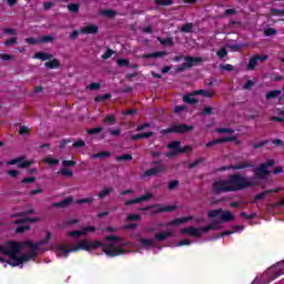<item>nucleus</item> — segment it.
Wrapping results in <instances>:
<instances>
[{
  "label": "nucleus",
  "mask_w": 284,
  "mask_h": 284,
  "mask_svg": "<svg viewBox=\"0 0 284 284\" xmlns=\"http://www.w3.org/2000/svg\"><path fill=\"white\" fill-rule=\"evenodd\" d=\"M274 163V160H268L260 164L258 168L253 170L254 176L251 178L243 176L241 173L231 174L227 179L231 192H242V190H247V187L261 185L258 181H265L270 178V170L267 168H272Z\"/></svg>",
  "instance_id": "obj_1"
},
{
  "label": "nucleus",
  "mask_w": 284,
  "mask_h": 284,
  "mask_svg": "<svg viewBox=\"0 0 284 284\" xmlns=\"http://www.w3.org/2000/svg\"><path fill=\"white\" fill-rule=\"evenodd\" d=\"M97 247H102V252L106 254V256H121V254H125V250L118 247H114L113 243L103 244L99 241L90 243L88 240H82L79 244H77L73 248H69L65 245L58 244L55 248L58 250L57 256H64V258H68L70 256L71 252H79V250H85L87 252H92V250H97Z\"/></svg>",
  "instance_id": "obj_2"
},
{
  "label": "nucleus",
  "mask_w": 284,
  "mask_h": 284,
  "mask_svg": "<svg viewBox=\"0 0 284 284\" xmlns=\"http://www.w3.org/2000/svg\"><path fill=\"white\" fill-rule=\"evenodd\" d=\"M23 247H32V240H27L24 242H8L6 247H1L2 254H7L9 256V265L12 267H19V265H23V263H28V261H32L37 256V246L32 247L29 254H21V250Z\"/></svg>",
  "instance_id": "obj_3"
},
{
  "label": "nucleus",
  "mask_w": 284,
  "mask_h": 284,
  "mask_svg": "<svg viewBox=\"0 0 284 284\" xmlns=\"http://www.w3.org/2000/svg\"><path fill=\"white\" fill-rule=\"evenodd\" d=\"M214 97V93L209 90H199L193 93L186 94L183 97L184 103H189L190 105H196L201 99H211Z\"/></svg>",
  "instance_id": "obj_4"
},
{
  "label": "nucleus",
  "mask_w": 284,
  "mask_h": 284,
  "mask_svg": "<svg viewBox=\"0 0 284 284\" xmlns=\"http://www.w3.org/2000/svg\"><path fill=\"white\" fill-rule=\"evenodd\" d=\"M194 132V125H187L185 123H175L168 129H163L161 134H187Z\"/></svg>",
  "instance_id": "obj_5"
},
{
  "label": "nucleus",
  "mask_w": 284,
  "mask_h": 284,
  "mask_svg": "<svg viewBox=\"0 0 284 284\" xmlns=\"http://www.w3.org/2000/svg\"><path fill=\"white\" fill-rule=\"evenodd\" d=\"M140 210L141 212H148L150 210H153L151 211V214L154 215V214H161L163 212H174V210H176V206L174 205L163 206V204H152V205L141 207Z\"/></svg>",
  "instance_id": "obj_6"
},
{
  "label": "nucleus",
  "mask_w": 284,
  "mask_h": 284,
  "mask_svg": "<svg viewBox=\"0 0 284 284\" xmlns=\"http://www.w3.org/2000/svg\"><path fill=\"white\" fill-rule=\"evenodd\" d=\"M247 168H254V165L247 161H241L227 166H221L217 169V172H226V170H247Z\"/></svg>",
  "instance_id": "obj_7"
},
{
  "label": "nucleus",
  "mask_w": 284,
  "mask_h": 284,
  "mask_svg": "<svg viewBox=\"0 0 284 284\" xmlns=\"http://www.w3.org/2000/svg\"><path fill=\"white\" fill-rule=\"evenodd\" d=\"M212 187L215 194H221V192H231L229 180L214 181Z\"/></svg>",
  "instance_id": "obj_8"
},
{
  "label": "nucleus",
  "mask_w": 284,
  "mask_h": 284,
  "mask_svg": "<svg viewBox=\"0 0 284 284\" xmlns=\"http://www.w3.org/2000/svg\"><path fill=\"white\" fill-rule=\"evenodd\" d=\"M197 63H201V58L187 57V58H185V63H183L182 65L176 68V72H183V71L196 65Z\"/></svg>",
  "instance_id": "obj_9"
},
{
  "label": "nucleus",
  "mask_w": 284,
  "mask_h": 284,
  "mask_svg": "<svg viewBox=\"0 0 284 284\" xmlns=\"http://www.w3.org/2000/svg\"><path fill=\"white\" fill-rule=\"evenodd\" d=\"M92 232H97V227L89 225V226L83 227L80 231L68 232V236H71V239H77L79 236H85V234H91Z\"/></svg>",
  "instance_id": "obj_10"
},
{
  "label": "nucleus",
  "mask_w": 284,
  "mask_h": 284,
  "mask_svg": "<svg viewBox=\"0 0 284 284\" xmlns=\"http://www.w3.org/2000/svg\"><path fill=\"white\" fill-rule=\"evenodd\" d=\"M153 197H154V194L148 192L140 197H135V199L125 201L124 205H136L139 203H143L144 201H150V199H153Z\"/></svg>",
  "instance_id": "obj_11"
},
{
  "label": "nucleus",
  "mask_w": 284,
  "mask_h": 284,
  "mask_svg": "<svg viewBox=\"0 0 284 284\" xmlns=\"http://www.w3.org/2000/svg\"><path fill=\"white\" fill-rule=\"evenodd\" d=\"M232 141H236V136L233 135V136L215 139L211 142H207L205 144V148H214V145H221V143H230Z\"/></svg>",
  "instance_id": "obj_12"
},
{
  "label": "nucleus",
  "mask_w": 284,
  "mask_h": 284,
  "mask_svg": "<svg viewBox=\"0 0 284 284\" xmlns=\"http://www.w3.org/2000/svg\"><path fill=\"white\" fill-rule=\"evenodd\" d=\"M7 165H18V168L23 169V168H30V165H32V162L23 160V158H17L13 160H9L7 162Z\"/></svg>",
  "instance_id": "obj_13"
},
{
  "label": "nucleus",
  "mask_w": 284,
  "mask_h": 284,
  "mask_svg": "<svg viewBox=\"0 0 284 284\" xmlns=\"http://www.w3.org/2000/svg\"><path fill=\"white\" fill-rule=\"evenodd\" d=\"M161 172H165V165H158L155 168L149 169L143 173V178L148 176H156V174H161Z\"/></svg>",
  "instance_id": "obj_14"
},
{
  "label": "nucleus",
  "mask_w": 284,
  "mask_h": 284,
  "mask_svg": "<svg viewBox=\"0 0 284 284\" xmlns=\"http://www.w3.org/2000/svg\"><path fill=\"white\" fill-rule=\"evenodd\" d=\"M182 234H190V236H194L195 239H201L203 234L201 233V229H196L194 226H189L187 229L181 230Z\"/></svg>",
  "instance_id": "obj_15"
},
{
  "label": "nucleus",
  "mask_w": 284,
  "mask_h": 284,
  "mask_svg": "<svg viewBox=\"0 0 284 284\" xmlns=\"http://www.w3.org/2000/svg\"><path fill=\"white\" fill-rule=\"evenodd\" d=\"M230 221H234V214L230 211H222L220 221H216L215 223H230Z\"/></svg>",
  "instance_id": "obj_16"
},
{
  "label": "nucleus",
  "mask_w": 284,
  "mask_h": 284,
  "mask_svg": "<svg viewBox=\"0 0 284 284\" xmlns=\"http://www.w3.org/2000/svg\"><path fill=\"white\" fill-rule=\"evenodd\" d=\"M80 32L81 34H97V32H99V27H97V24H89L83 27Z\"/></svg>",
  "instance_id": "obj_17"
},
{
  "label": "nucleus",
  "mask_w": 284,
  "mask_h": 284,
  "mask_svg": "<svg viewBox=\"0 0 284 284\" xmlns=\"http://www.w3.org/2000/svg\"><path fill=\"white\" fill-rule=\"evenodd\" d=\"M278 192H281V189L265 190L262 193L255 195V201H263L267 194H278Z\"/></svg>",
  "instance_id": "obj_18"
},
{
  "label": "nucleus",
  "mask_w": 284,
  "mask_h": 284,
  "mask_svg": "<svg viewBox=\"0 0 284 284\" xmlns=\"http://www.w3.org/2000/svg\"><path fill=\"white\" fill-rule=\"evenodd\" d=\"M174 236V233L170 232V231H165V232H160L155 234V241H158L159 243H163V241H165V239H170Z\"/></svg>",
  "instance_id": "obj_19"
},
{
  "label": "nucleus",
  "mask_w": 284,
  "mask_h": 284,
  "mask_svg": "<svg viewBox=\"0 0 284 284\" xmlns=\"http://www.w3.org/2000/svg\"><path fill=\"white\" fill-rule=\"evenodd\" d=\"M23 122L20 120L19 122L13 123V125L20 126V130L18 131V133L20 134V136H27V134H30V128L28 125H21Z\"/></svg>",
  "instance_id": "obj_20"
},
{
  "label": "nucleus",
  "mask_w": 284,
  "mask_h": 284,
  "mask_svg": "<svg viewBox=\"0 0 284 284\" xmlns=\"http://www.w3.org/2000/svg\"><path fill=\"white\" fill-rule=\"evenodd\" d=\"M194 219L193 216H186V217H178L175 220H172L170 222V225H183V223H187Z\"/></svg>",
  "instance_id": "obj_21"
},
{
  "label": "nucleus",
  "mask_w": 284,
  "mask_h": 284,
  "mask_svg": "<svg viewBox=\"0 0 284 284\" xmlns=\"http://www.w3.org/2000/svg\"><path fill=\"white\" fill-rule=\"evenodd\" d=\"M33 59H40V61H50V59H52V54L45 52H37L33 55Z\"/></svg>",
  "instance_id": "obj_22"
},
{
  "label": "nucleus",
  "mask_w": 284,
  "mask_h": 284,
  "mask_svg": "<svg viewBox=\"0 0 284 284\" xmlns=\"http://www.w3.org/2000/svg\"><path fill=\"white\" fill-rule=\"evenodd\" d=\"M73 201H74V199L67 197V199L62 200L61 202L54 203L53 207H68V205H70Z\"/></svg>",
  "instance_id": "obj_23"
},
{
  "label": "nucleus",
  "mask_w": 284,
  "mask_h": 284,
  "mask_svg": "<svg viewBox=\"0 0 284 284\" xmlns=\"http://www.w3.org/2000/svg\"><path fill=\"white\" fill-rule=\"evenodd\" d=\"M219 222L211 223L206 226L200 227V232H203V234H207V232H211V230H217Z\"/></svg>",
  "instance_id": "obj_24"
},
{
  "label": "nucleus",
  "mask_w": 284,
  "mask_h": 284,
  "mask_svg": "<svg viewBox=\"0 0 284 284\" xmlns=\"http://www.w3.org/2000/svg\"><path fill=\"white\" fill-rule=\"evenodd\" d=\"M282 93H283V90L268 91L266 93V100L270 101L272 99H276V98L281 97Z\"/></svg>",
  "instance_id": "obj_25"
},
{
  "label": "nucleus",
  "mask_w": 284,
  "mask_h": 284,
  "mask_svg": "<svg viewBox=\"0 0 284 284\" xmlns=\"http://www.w3.org/2000/svg\"><path fill=\"white\" fill-rule=\"evenodd\" d=\"M108 156H112L110 151H102L100 153H94L91 155V159H108Z\"/></svg>",
  "instance_id": "obj_26"
},
{
  "label": "nucleus",
  "mask_w": 284,
  "mask_h": 284,
  "mask_svg": "<svg viewBox=\"0 0 284 284\" xmlns=\"http://www.w3.org/2000/svg\"><path fill=\"white\" fill-rule=\"evenodd\" d=\"M114 192L113 187H104L99 194V199L103 200L105 196H109V194H112Z\"/></svg>",
  "instance_id": "obj_27"
},
{
  "label": "nucleus",
  "mask_w": 284,
  "mask_h": 284,
  "mask_svg": "<svg viewBox=\"0 0 284 284\" xmlns=\"http://www.w3.org/2000/svg\"><path fill=\"white\" fill-rule=\"evenodd\" d=\"M108 99H112V95L110 93H105L103 95H98L94 98L95 103H105Z\"/></svg>",
  "instance_id": "obj_28"
},
{
  "label": "nucleus",
  "mask_w": 284,
  "mask_h": 284,
  "mask_svg": "<svg viewBox=\"0 0 284 284\" xmlns=\"http://www.w3.org/2000/svg\"><path fill=\"white\" fill-rule=\"evenodd\" d=\"M45 68H49L50 70H54L59 68V60L53 59L44 63Z\"/></svg>",
  "instance_id": "obj_29"
},
{
  "label": "nucleus",
  "mask_w": 284,
  "mask_h": 284,
  "mask_svg": "<svg viewBox=\"0 0 284 284\" xmlns=\"http://www.w3.org/2000/svg\"><path fill=\"white\" fill-rule=\"evenodd\" d=\"M28 230H30V225L20 223L16 229V233L23 234V232H28Z\"/></svg>",
  "instance_id": "obj_30"
},
{
  "label": "nucleus",
  "mask_w": 284,
  "mask_h": 284,
  "mask_svg": "<svg viewBox=\"0 0 284 284\" xmlns=\"http://www.w3.org/2000/svg\"><path fill=\"white\" fill-rule=\"evenodd\" d=\"M220 214H223V209L211 210L207 212L209 219H216Z\"/></svg>",
  "instance_id": "obj_31"
},
{
  "label": "nucleus",
  "mask_w": 284,
  "mask_h": 284,
  "mask_svg": "<svg viewBox=\"0 0 284 284\" xmlns=\"http://www.w3.org/2000/svg\"><path fill=\"white\" fill-rule=\"evenodd\" d=\"M45 240L44 239H42V240H40L38 243H32V245L31 246H29L30 247V252H32V247H36V256H37V254H39V247H41V245H45Z\"/></svg>",
  "instance_id": "obj_32"
},
{
  "label": "nucleus",
  "mask_w": 284,
  "mask_h": 284,
  "mask_svg": "<svg viewBox=\"0 0 284 284\" xmlns=\"http://www.w3.org/2000/svg\"><path fill=\"white\" fill-rule=\"evenodd\" d=\"M180 30H181V32H184V33L193 32V30H194V24H193V23L183 24V26L180 28Z\"/></svg>",
  "instance_id": "obj_33"
},
{
  "label": "nucleus",
  "mask_w": 284,
  "mask_h": 284,
  "mask_svg": "<svg viewBox=\"0 0 284 284\" xmlns=\"http://www.w3.org/2000/svg\"><path fill=\"white\" fill-rule=\"evenodd\" d=\"M256 65H258V60H257L256 55H254L248 61L247 70H254V68H256Z\"/></svg>",
  "instance_id": "obj_34"
},
{
  "label": "nucleus",
  "mask_w": 284,
  "mask_h": 284,
  "mask_svg": "<svg viewBox=\"0 0 284 284\" xmlns=\"http://www.w3.org/2000/svg\"><path fill=\"white\" fill-rule=\"evenodd\" d=\"M139 243H141V245H143L144 247H152L154 245V241L144 237H141L139 240Z\"/></svg>",
  "instance_id": "obj_35"
},
{
  "label": "nucleus",
  "mask_w": 284,
  "mask_h": 284,
  "mask_svg": "<svg viewBox=\"0 0 284 284\" xmlns=\"http://www.w3.org/2000/svg\"><path fill=\"white\" fill-rule=\"evenodd\" d=\"M165 53L164 51H158V52H154V53H150V54H146L144 55L145 59H159V57H165Z\"/></svg>",
  "instance_id": "obj_36"
},
{
  "label": "nucleus",
  "mask_w": 284,
  "mask_h": 284,
  "mask_svg": "<svg viewBox=\"0 0 284 284\" xmlns=\"http://www.w3.org/2000/svg\"><path fill=\"white\" fill-rule=\"evenodd\" d=\"M58 174H61L62 176H74V172H72L70 169L68 168H62L60 169V171L58 172Z\"/></svg>",
  "instance_id": "obj_37"
},
{
  "label": "nucleus",
  "mask_w": 284,
  "mask_h": 284,
  "mask_svg": "<svg viewBox=\"0 0 284 284\" xmlns=\"http://www.w3.org/2000/svg\"><path fill=\"white\" fill-rule=\"evenodd\" d=\"M169 150H181V141H173L168 144Z\"/></svg>",
  "instance_id": "obj_38"
},
{
  "label": "nucleus",
  "mask_w": 284,
  "mask_h": 284,
  "mask_svg": "<svg viewBox=\"0 0 284 284\" xmlns=\"http://www.w3.org/2000/svg\"><path fill=\"white\" fill-rule=\"evenodd\" d=\"M203 161H205L204 158H199V159H196L194 162H192V163L189 164V169H190V170H194V168L201 165V163H203Z\"/></svg>",
  "instance_id": "obj_39"
},
{
  "label": "nucleus",
  "mask_w": 284,
  "mask_h": 284,
  "mask_svg": "<svg viewBox=\"0 0 284 284\" xmlns=\"http://www.w3.org/2000/svg\"><path fill=\"white\" fill-rule=\"evenodd\" d=\"M44 163H48L49 165H59L60 161H59V159H53L52 156H47L44 159Z\"/></svg>",
  "instance_id": "obj_40"
},
{
  "label": "nucleus",
  "mask_w": 284,
  "mask_h": 284,
  "mask_svg": "<svg viewBox=\"0 0 284 284\" xmlns=\"http://www.w3.org/2000/svg\"><path fill=\"white\" fill-rule=\"evenodd\" d=\"M104 123H108L109 125H114L116 123V116L110 114L104 118Z\"/></svg>",
  "instance_id": "obj_41"
},
{
  "label": "nucleus",
  "mask_w": 284,
  "mask_h": 284,
  "mask_svg": "<svg viewBox=\"0 0 284 284\" xmlns=\"http://www.w3.org/2000/svg\"><path fill=\"white\" fill-rule=\"evenodd\" d=\"M93 202H94L93 197L79 199L75 201L77 205H83L85 203H93Z\"/></svg>",
  "instance_id": "obj_42"
},
{
  "label": "nucleus",
  "mask_w": 284,
  "mask_h": 284,
  "mask_svg": "<svg viewBox=\"0 0 284 284\" xmlns=\"http://www.w3.org/2000/svg\"><path fill=\"white\" fill-rule=\"evenodd\" d=\"M240 216H242V219H245L246 221H252V219H256V213L247 214L245 212H241Z\"/></svg>",
  "instance_id": "obj_43"
},
{
  "label": "nucleus",
  "mask_w": 284,
  "mask_h": 284,
  "mask_svg": "<svg viewBox=\"0 0 284 284\" xmlns=\"http://www.w3.org/2000/svg\"><path fill=\"white\" fill-rule=\"evenodd\" d=\"M100 132H103V128L102 126H97V128L88 130V134L90 136H92L94 134H100Z\"/></svg>",
  "instance_id": "obj_44"
},
{
  "label": "nucleus",
  "mask_w": 284,
  "mask_h": 284,
  "mask_svg": "<svg viewBox=\"0 0 284 284\" xmlns=\"http://www.w3.org/2000/svg\"><path fill=\"white\" fill-rule=\"evenodd\" d=\"M104 241L106 242L114 241L115 243H121V241H123V237H120L116 235H109L104 239Z\"/></svg>",
  "instance_id": "obj_45"
},
{
  "label": "nucleus",
  "mask_w": 284,
  "mask_h": 284,
  "mask_svg": "<svg viewBox=\"0 0 284 284\" xmlns=\"http://www.w3.org/2000/svg\"><path fill=\"white\" fill-rule=\"evenodd\" d=\"M116 161H132V154H122L115 158Z\"/></svg>",
  "instance_id": "obj_46"
},
{
  "label": "nucleus",
  "mask_w": 284,
  "mask_h": 284,
  "mask_svg": "<svg viewBox=\"0 0 284 284\" xmlns=\"http://www.w3.org/2000/svg\"><path fill=\"white\" fill-rule=\"evenodd\" d=\"M40 43H50V41H54L52 36H42L39 38Z\"/></svg>",
  "instance_id": "obj_47"
},
{
  "label": "nucleus",
  "mask_w": 284,
  "mask_h": 284,
  "mask_svg": "<svg viewBox=\"0 0 284 284\" xmlns=\"http://www.w3.org/2000/svg\"><path fill=\"white\" fill-rule=\"evenodd\" d=\"M220 134H234L233 129L230 128H220L216 130Z\"/></svg>",
  "instance_id": "obj_48"
},
{
  "label": "nucleus",
  "mask_w": 284,
  "mask_h": 284,
  "mask_svg": "<svg viewBox=\"0 0 284 284\" xmlns=\"http://www.w3.org/2000/svg\"><path fill=\"white\" fill-rule=\"evenodd\" d=\"M267 143H270V140H263L260 143H255L253 145L254 150H261V148H265V145H267Z\"/></svg>",
  "instance_id": "obj_49"
},
{
  "label": "nucleus",
  "mask_w": 284,
  "mask_h": 284,
  "mask_svg": "<svg viewBox=\"0 0 284 284\" xmlns=\"http://www.w3.org/2000/svg\"><path fill=\"white\" fill-rule=\"evenodd\" d=\"M156 6H172L174 0H155Z\"/></svg>",
  "instance_id": "obj_50"
},
{
  "label": "nucleus",
  "mask_w": 284,
  "mask_h": 284,
  "mask_svg": "<svg viewBox=\"0 0 284 284\" xmlns=\"http://www.w3.org/2000/svg\"><path fill=\"white\" fill-rule=\"evenodd\" d=\"M70 143H72V139L61 140L59 144L60 150H65V146Z\"/></svg>",
  "instance_id": "obj_51"
},
{
  "label": "nucleus",
  "mask_w": 284,
  "mask_h": 284,
  "mask_svg": "<svg viewBox=\"0 0 284 284\" xmlns=\"http://www.w3.org/2000/svg\"><path fill=\"white\" fill-rule=\"evenodd\" d=\"M179 185H180L179 180H173V181L169 182L168 187H169V190H176V187H179Z\"/></svg>",
  "instance_id": "obj_52"
},
{
  "label": "nucleus",
  "mask_w": 284,
  "mask_h": 284,
  "mask_svg": "<svg viewBox=\"0 0 284 284\" xmlns=\"http://www.w3.org/2000/svg\"><path fill=\"white\" fill-rule=\"evenodd\" d=\"M100 88H101V83L99 82H93L87 85V90H90V91L99 90Z\"/></svg>",
  "instance_id": "obj_53"
},
{
  "label": "nucleus",
  "mask_w": 284,
  "mask_h": 284,
  "mask_svg": "<svg viewBox=\"0 0 284 284\" xmlns=\"http://www.w3.org/2000/svg\"><path fill=\"white\" fill-rule=\"evenodd\" d=\"M62 165L64 168H74V165H77V162L72 160H63Z\"/></svg>",
  "instance_id": "obj_54"
},
{
  "label": "nucleus",
  "mask_w": 284,
  "mask_h": 284,
  "mask_svg": "<svg viewBox=\"0 0 284 284\" xmlns=\"http://www.w3.org/2000/svg\"><path fill=\"white\" fill-rule=\"evenodd\" d=\"M39 217H29V219H24V220H19L17 221V223H38Z\"/></svg>",
  "instance_id": "obj_55"
},
{
  "label": "nucleus",
  "mask_w": 284,
  "mask_h": 284,
  "mask_svg": "<svg viewBox=\"0 0 284 284\" xmlns=\"http://www.w3.org/2000/svg\"><path fill=\"white\" fill-rule=\"evenodd\" d=\"M159 41L162 43V45H173L174 41L172 40V38H166V39H160Z\"/></svg>",
  "instance_id": "obj_56"
},
{
  "label": "nucleus",
  "mask_w": 284,
  "mask_h": 284,
  "mask_svg": "<svg viewBox=\"0 0 284 284\" xmlns=\"http://www.w3.org/2000/svg\"><path fill=\"white\" fill-rule=\"evenodd\" d=\"M126 221H141V215L140 214H129L126 216Z\"/></svg>",
  "instance_id": "obj_57"
},
{
  "label": "nucleus",
  "mask_w": 284,
  "mask_h": 284,
  "mask_svg": "<svg viewBox=\"0 0 284 284\" xmlns=\"http://www.w3.org/2000/svg\"><path fill=\"white\" fill-rule=\"evenodd\" d=\"M73 148L77 150V149H79V148H85V141H83V140H78V141H75L74 143H73Z\"/></svg>",
  "instance_id": "obj_58"
},
{
  "label": "nucleus",
  "mask_w": 284,
  "mask_h": 284,
  "mask_svg": "<svg viewBox=\"0 0 284 284\" xmlns=\"http://www.w3.org/2000/svg\"><path fill=\"white\" fill-rule=\"evenodd\" d=\"M80 6L79 3H71V4H68V10L70 12H77L79 10Z\"/></svg>",
  "instance_id": "obj_59"
},
{
  "label": "nucleus",
  "mask_w": 284,
  "mask_h": 284,
  "mask_svg": "<svg viewBox=\"0 0 284 284\" xmlns=\"http://www.w3.org/2000/svg\"><path fill=\"white\" fill-rule=\"evenodd\" d=\"M217 57H220V59H223L224 57H227V50L225 48H222L217 51Z\"/></svg>",
  "instance_id": "obj_60"
},
{
  "label": "nucleus",
  "mask_w": 284,
  "mask_h": 284,
  "mask_svg": "<svg viewBox=\"0 0 284 284\" xmlns=\"http://www.w3.org/2000/svg\"><path fill=\"white\" fill-rule=\"evenodd\" d=\"M118 65L128 67V65H130V60H128V59H119L118 60Z\"/></svg>",
  "instance_id": "obj_61"
},
{
  "label": "nucleus",
  "mask_w": 284,
  "mask_h": 284,
  "mask_svg": "<svg viewBox=\"0 0 284 284\" xmlns=\"http://www.w3.org/2000/svg\"><path fill=\"white\" fill-rule=\"evenodd\" d=\"M136 227H139V224L136 223H131V224H125L123 226V230H136Z\"/></svg>",
  "instance_id": "obj_62"
},
{
  "label": "nucleus",
  "mask_w": 284,
  "mask_h": 284,
  "mask_svg": "<svg viewBox=\"0 0 284 284\" xmlns=\"http://www.w3.org/2000/svg\"><path fill=\"white\" fill-rule=\"evenodd\" d=\"M17 43V37L10 38L9 40L4 41V45H14Z\"/></svg>",
  "instance_id": "obj_63"
},
{
  "label": "nucleus",
  "mask_w": 284,
  "mask_h": 284,
  "mask_svg": "<svg viewBox=\"0 0 284 284\" xmlns=\"http://www.w3.org/2000/svg\"><path fill=\"white\" fill-rule=\"evenodd\" d=\"M34 181H37V178L31 176L22 179L21 183H34Z\"/></svg>",
  "instance_id": "obj_64"
}]
</instances>
